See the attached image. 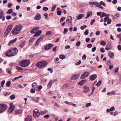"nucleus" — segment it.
I'll return each mask as SVG.
<instances>
[{"label":"nucleus","mask_w":121,"mask_h":121,"mask_svg":"<svg viewBox=\"0 0 121 121\" xmlns=\"http://www.w3.org/2000/svg\"><path fill=\"white\" fill-rule=\"evenodd\" d=\"M23 28V26L21 24H18L13 29L12 32L14 35H16L19 33Z\"/></svg>","instance_id":"nucleus-1"},{"label":"nucleus","mask_w":121,"mask_h":121,"mask_svg":"<svg viewBox=\"0 0 121 121\" xmlns=\"http://www.w3.org/2000/svg\"><path fill=\"white\" fill-rule=\"evenodd\" d=\"M18 52V50L16 48L12 49L8 52L6 53V55L9 56H13L16 55Z\"/></svg>","instance_id":"nucleus-2"},{"label":"nucleus","mask_w":121,"mask_h":121,"mask_svg":"<svg viewBox=\"0 0 121 121\" xmlns=\"http://www.w3.org/2000/svg\"><path fill=\"white\" fill-rule=\"evenodd\" d=\"M47 62L44 61H42L37 63L36 64V66L39 68H41L46 66L48 65Z\"/></svg>","instance_id":"nucleus-3"},{"label":"nucleus","mask_w":121,"mask_h":121,"mask_svg":"<svg viewBox=\"0 0 121 121\" xmlns=\"http://www.w3.org/2000/svg\"><path fill=\"white\" fill-rule=\"evenodd\" d=\"M30 61L29 60H25L19 63L20 65L22 67L28 66L30 64Z\"/></svg>","instance_id":"nucleus-4"},{"label":"nucleus","mask_w":121,"mask_h":121,"mask_svg":"<svg viewBox=\"0 0 121 121\" xmlns=\"http://www.w3.org/2000/svg\"><path fill=\"white\" fill-rule=\"evenodd\" d=\"M7 108V106L5 104H0V114L4 112Z\"/></svg>","instance_id":"nucleus-5"},{"label":"nucleus","mask_w":121,"mask_h":121,"mask_svg":"<svg viewBox=\"0 0 121 121\" xmlns=\"http://www.w3.org/2000/svg\"><path fill=\"white\" fill-rule=\"evenodd\" d=\"M90 74V73L88 72H84L82 74L80 78L81 79H83L89 76Z\"/></svg>","instance_id":"nucleus-6"},{"label":"nucleus","mask_w":121,"mask_h":121,"mask_svg":"<svg viewBox=\"0 0 121 121\" xmlns=\"http://www.w3.org/2000/svg\"><path fill=\"white\" fill-rule=\"evenodd\" d=\"M33 112V115L35 117H37L39 116V114L38 109H35L34 110Z\"/></svg>","instance_id":"nucleus-7"},{"label":"nucleus","mask_w":121,"mask_h":121,"mask_svg":"<svg viewBox=\"0 0 121 121\" xmlns=\"http://www.w3.org/2000/svg\"><path fill=\"white\" fill-rule=\"evenodd\" d=\"M10 107L8 111L9 112H11L14 110L15 108V106L12 103H10Z\"/></svg>","instance_id":"nucleus-8"},{"label":"nucleus","mask_w":121,"mask_h":121,"mask_svg":"<svg viewBox=\"0 0 121 121\" xmlns=\"http://www.w3.org/2000/svg\"><path fill=\"white\" fill-rule=\"evenodd\" d=\"M0 18L2 19L3 21H4L5 18L4 16V12L2 11V9L0 10Z\"/></svg>","instance_id":"nucleus-9"},{"label":"nucleus","mask_w":121,"mask_h":121,"mask_svg":"<svg viewBox=\"0 0 121 121\" xmlns=\"http://www.w3.org/2000/svg\"><path fill=\"white\" fill-rule=\"evenodd\" d=\"M53 46V44L49 43L44 48V50L46 51H48L52 48Z\"/></svg>","instance_id":"nucleus-10"},{"label":"nucleus","mask_w":121,"mask_h":121,"mask_svg":"<svg viewBox=\"0 0 121 121\" xmlns=\"http://www.w3.org/2000/svg\"><path fill=\"white\" fill-rule=\"evenodd\" d=\"M79 76L78 74L73 75L71 77V79L73 80H76L79 77Z\"/></svg>","instance_id":"nucleus-11"},{"label":"nucleus","mask_w":121,"mask_h":121,"mask_svg":"<svg viewBox=\"0 0 121 121\" xmlns=\"http://www.w3.org/2000/svg\"><path fill=\"white\" fill-rule=\"evenodd\" d=\"M32 117L30 115H28L25 120V121H32Z\"/></svg>","instance_id":"nucleus-12"},{"label":"nucleus","mask_w":121,"mask_h":121,"mask_svg":"<svg viewBox=\"0 0 121 121\" xmlns=\"http://www.w3.org/2000/svg\"><path fill=\"white\" fill-rule=\"evenodd\" d=\"M39 26L35 27H34L33 30H31L30 31V33L32 34H34L35 33V32L34 31H36V30L39 29Z\"/></svg>","instance_id":"nucleus-13"},{"label":"nucleus","mask_w":121,"mask_h":121,"mask_svg":"<svg viewBox=\"0 0 121 121\" xmlns=\"http://www.w3.org/2000/svg\"><path fill=\"white\" fill-rule=\"evenodd\" d=\"M97 76L96 74H93L90 77V79L91 80H93L97 78Z\"/></svg>","instance_id":"nucleus-14"},{"label":"nucleus","mask_w":121,"mask_h":121,"mask_svg":"<svg viewBox=\"0 0 121 121\" xmlns=\"http://www.w3.org/2000/svg\"><path fill=\"white\" fill-rule=\"evenodd\" d=\"M111 49V47L110 43H108L106 46L105 49L106 50L108 51Z\"/></svg>","instance_id":"nucleus-15"},{"label":"nucleus","mask_w":121,"mask_h":121,"mask_svg":"<svg viewBox=\"0 0 121 121\" xmlns=\"http://www.w3.org/2000/svg\"><path fill=\"white\" fill-rule=\"evenodd\" d=\"M86 81V79L82 80L78 82V84L82 86L84 84Z\"/></svg>","instance_id":"nucleus-16"},{"label":"nucleus","mask_w":121,"mask_h":121,"mask_svg":"<svg viewBox=\"0 0 121 121\" xmlns=\"http://www.w3.org/2000/svg\"><path fill=\"white\" fill-rule=\"evenodd\" d=\"M41 18V15L39 14H38L35 16L34 19L35 20H39Z\"/></svg>","instance_id":"nucleus-17"},{"label":"nucleus","mask_w":121,"mask_h":121,"mask_svg":"<svg viewBox=\"0 0 121 121\" xmlns=\"http://www.w3.org/2000/svg\"><path fill=\"white\" fill-rule=\"evenodd\" d=\"M98 4V2H90L89 3V4L90 5H92V7H93V5H94L96 6Z\"/></svg>","instance_id":"nucleus-18"},{"label":"nucleus","mask_w":121,"mask_h":121,"mask_svg":"<svg viewBox=\"0 0 121 121\" xmlns=\"http://www.w3.org/2000/svg\"><path fill=\"white\" fill-rule=\"evenodd\" d=\"M12 27L13 26L12 25H9L7 26L6 29L10 32L12 29Z\"/></svg>","instance_id":"nucleus-19"},{"label":"nucleus","mask_w":121,"mask_h":121,"mask_svg":"<svg viewBox=\"0 0 121 121\" xmlns=\"http://www.w3.org/2000/svg\"><path fill=\"white\" fill-rule=\"evenodd\" d=\"M32 86L33 88L36 89H37L38 85L36 82H34L32 84Z\"/></svg>","instance_id":"nucleus-20"},{"label":"nucleus","mask_w":121,"mask_h":121,"mask_svg":"<svg viewBox=\"0 0 121 121\" xmlns=\"http://www.w3.org/2000/svg\"><path fill=\"white\" fill-rule=\"evenodd\" d=\"M22 112V110L21 109H17L15 111V114H21Z\"/></svg>","instance_id":"nucleus-21"},{"label":"nucleus","mask_w":121,"mask_h":121,"mask_svg":"<svg viewBox=\"0 0 121 121\" xmlns=\"http://www.w3.org/2000/svg\"><path fill=\"white\" fill-rule=\"evenodd\" d=\"M52 80H51L48 84L47 86L48 88V89H50L51 86L52 85Z\"/></svg>","instance_id":"nucleus-22"},{"label":"nucleus","mask_w":121,"mask_h":121,"mask_svg":"<svg viewBox=\"0 0 121 121\" xmlns=\"http://www.w3.org/2000/svg\"><path fill=\"white\" fill-rule=\"evenodd\" d=\"M42 31L41 30H39L34 35V37H36L40 35L42 33Z\"/></svg>","instance_id":"nucleus-23"},{"label":"nucleus","mask_w":121,"mask_h":121,"mask_svg":"<svg viewBox=\"0 0 121 121\" xmlns=\"http://www.w3.org/2000/svg\"><path fill=\"white\" fill-rule=\"evenodd\" d=\"M17 39L15 38L14 39L10 41L8 44L9 45H10L11 44L14 43L17 40Z\"/></svg>","instance_id":"nucleus-24"},{"label":"nucleus","mask_w":121,"mask_h":121,"mask_svg":"<svg viewBox=\"0 0 121 121\" xmlns=\"http://www.w3.org/2000/svg\"><path fill=\"white\" fill-rule=\"evenodd\" d=\"M92 15V12H88L87 13V16L86 17V18H87L91 16Z\"/></svg>","instance_id":"nucleus-25"},{"label":"nucleus","mask_w":121,"mask_h":121,"mask_svg":"<svg viewBox=\"0 0 121 121\" xmlns=\"http://www.w3.org/2000/svg\"><path fill=\"white\" fill-rule=\"evenodd\" d=\"M10 32L9 31L6 29L4 34V37L6 36Z\"/></svg>","instance_id":"nucleus-26"},{"label":"nucleus","mask_w":121,"mask_h":121,"mask_svg":"<svg viewBox=\"0 0 121 121\" xmlns=\"http://www.w3.org/2000/svg\"><path fill=\"white\" fill-rule=\"evenodd\" d=\"M66 20L67 21H68L69 22H71L72 21V17L71 16H69L67 18Z\"/></svg>","instance_id":"nucleus-27"},{"label":"nucleus","mask_w":121,"mask_h":121,"mask_svg":"<svg viewBox=\"0 0 121 121\" xmlns=\"http://www.w3.org/2000/svg\"><path fill=\"white\" fill-rule=\"evenodd\" d=\"M108 55L109 57L111 58H112V57L114 56V53L111 52H109Z\"/></svg>","instance_id":"nucleus-28"},{"label":"nucleus","mask_w":121,"mask_h":121,"mask_svg":"<svg viewBox=\"0 0 121 121\" xmlns=\"http://www.w3.org/2000/svg\"><path fill=\"white\" fill-rule=\"evenodd\" d=\"M84 16V15L83 14H80L78 15L77 17L78 20H80L81 19L83 16Z\"/></svg>","instance_id":"nucleus-29"},{"label":"nucleus","mask_w":121,"mask_h":121,"mask_svg":"<svg viewBox=\"0 0 121 121\" xmlns=\"http://www.w3.org/2000/svg\"><path fill=\"white\" fill-rule=\"evenodd\" d=\"M48 111L47 110H45L44 111H40L39 112V114L41 115L45 114L46 113H47Z\"/></svg>","instance_id":"nucleus-30"},{"label":"nucleus","mask_w":121,"mask_h":121,"mask_svg":"<svg viewBox=\"0 0 121 121\" xmlns=\"http://www.w3.org/2000/svg\"><path fill=\"white\" fill-rule=\"evenodd\" d=\"M13 11V10L12 9H11L7 11L6 13L7 14H10Z\"/></svg>","instance_id":"nucleus-31"},{"label":"nucleus","mask_w":121,"mask_h":121,"mask_svg":"<svg viewBox=\"0 0 121 121\" xmlns=\"http://www.w3.org/2000/svg\"><path fill=\"white\" fill-rule=\"evenodd\" d=\"M59 57L60 59L63 60L65 58V56L64 55H60Z\"/></svg>","instance_id":"nucleus-32"},{"label":"nucleus","mask_w":121,"mask_h":121,"mask_svg":"<svg viewBox=\"0 0 121 121\" xmlns=\"http://www.w3.org/2000/svg\"><path fill=\"white\" fill-rule=\"evenodd\" d=\"M25 44V42H22L19 45V47L21 48H22Z\"/></svg>","instance_id":"nucleus-33"},{"label":"nucleus","mask_w":121,"mask_h":121,"mask_svg":"<svg viewBox=\"0 0 121 121\" xmlns=\"http://www.w3.org/2000/svg\"><path fill=\"white\" fill-rule=\"evenodd\" d=\"M101 80L99 81L96 84V86H97L98 87L101 84Z\"/></svg>","instance_id":"nucleus-34"},{"label":"nucleus","mask_w":121,"mask_h":121,"mask_svg":"<svg viewBox=\"0 0 121 121\" xmlns=\"http://www.w3.org/2000/svg\"><path fill=\"white\" fill-rule=\"evenodd\" d=\"M39 97H36L35 99H34V100L37 103L39 102Z\"/></svg>","instance_id":"nucleus-35"},{"label":"nucleus","mask_w":121,"mask_h":121,"mask_svg":"<svg viewBox=\"0 0 121 121\" xmlns=\"http://www.w3.org/2000/svg\"><path fill=\"white\" fill-rule=\"evenodd\" d=\"M96 7H97L102 9H103L104 8L101 5V4L98 3V4H97Z\"/></svg>","instance_id":"nucleus-36"},{"label":"nucleus","mask_w":121,"mask_h":121,"mask_svg":"<svg viewBox=\"0 0 121 121\" xmlns=\"http://www.w3.org/2000/svg\"><path fill=\"white\" fill-rule=\"evenodd\" d=\"M11 84V82L10 81H8L6 82V85L7 87H9Z\"/></svg>","instance_id":"nucleus-37"},{"label":"nucleus","mask_w":121,"mask_h":121,"mask_svg":"<svg viewBox=\"0 0 121 121\" xmlns=\"http://www.w3.org/2000/svg\"><path fill=\"white\" fill-rule=\"evenodd\" d=\"M100 43L101 45L103 46H104L106 44V42L104 41H101Z\"/></svg>","instance_id":"nucleus-38"},{"label":"nucleus","mask_w":121,"mask_h":121,"mask_svg":"<svg viewBox=\"0 0 121 121\" xmlns=\"http://www.w3.org/2000/svg\"><path fill=\"white\" fill-rule=\"evenodd\" d=\"M10 98L11 99L13 100L15 98V96L14 95H12L10 96Z\"/></svg>","instance_id":"nucleus-39"},{"label":"nucleus","mask_w":121,"mask_h":121,"mask_svg":"<svg viewBox=\"0 0 121 121\" xmlns=\"http://www.w3.org/2000/svg\"><path fill=\"white\" fill-rule=\"evenodd\" d=\"M5 80H3L1 82V86L2 87L4 86V85L5 83Z\"/></svg>","instance_id":"nucleus-40"},{"label":"nucleus","mask_w":121,"mask_h":121,"mask_svg":"<svg viewBox=\"0 0 121 121\" xmlns=\"http://www.w3.org/2000/svg\"><path fill=\"white\" fill-rule=\"evenodd\" d=\"M66 18V17H62L60 19V22L61 23L63 21L65 20V19Z\"/></svg>","instance_id":"nucleus-41"},{"label":"nucleus","mask_w":121,"mask_h":121,"mask_svg":"<svg viewBox=\"0 0 121 121\" xmlns=\"http://www.w3.org/2000/svg\"><path fill=\"white\" fill-rule=\"evenodd\" d=\"M69 86V84L67 83H65L63 85V88H64L67 87Z\"/></svg>","instance_id":"nucleus-42"},{"label":"nucleus","mask_w":121,"mask_h":121,"mask_svg":"<svg viewBox=\"0 0 121 121\" xmlns=\"http://www.w3.org/2000/svg\"><path fill=\"white\" fill-rule=\"evenodd\" d=\"M81 43V41H79L77 42L76 45L78 47L80 45Z\"/></svg>","instance_id":"nucleus-43"},{"label":"nucleus","mask_w":121,"mask_h":121,"mask_svg":"<svg viewBox=\"0 0 121 121\" xmlns=\"http://www.w3.org/2000/svg\"><path fill=\"white\" fill-rule=\"evenodd\" d=\"M56 6V5H55L53 6L52 7V10L51 11H54L55 10Z\"/></svg>","instance_id":"nucleus-44"},{"label":"nucleus","mask_w":121,"mask_h":121,"mask_svg":"<svg viewBox=\"0 0 121 121\" xmlns=\"http://www.w3.org/2000/svg\"><path fill=\"white\" fill-rule=\"evenodd\" d=\"M86 25H84L83 26H82L81 27V29L83 30L86 27Z\"/></svg>","instance_id":"nucleus-45"},{"label":"nucleus","mask_w":121,"mask_h":121,"mask_svg":"<svg viewBox=\"0 0 121 121\" xmlns=\"http://www.w3.org/2000/svg\"><path fill=\"white\" fill-rule=\"evenodd\" d=\"M43 87L41 85H39V86H38L37 88L38 90H41L42 88Z\"/></svg>","instance_id":"nucleus-46"},{"label":"nucleus","mask_w":121,"mask_h":121,"mask_svg":"<svg viewBox=\"0 0 121 121\" xmlns=\"http://www.w3.org/2000/svg\"><path fill=\"white\" fill-rule=\"evenodd\" d=\"M109 17H106L104 19V22H106L109 19Z\"/></svg>","instance_id":"nucleus-47"},{"label":"nucleus","mask_w":121,"mask_h":121,"mask_svg":"<svg viewBox=\"0 0 121 121\" xmlns=\"http://www.w3.org/2000/svg\"><path fill=\"white\" fill-rule=\"evenodd\" d=\"M41 41V39H38L36 41V45L39 44Z\"/></svg>","instance_id":"nucleus-48"},{"label":"nucleus","mask_w":121,"mask_h":121,"mask_svg":"<svg viewBox=\"0 0 121 121\" xmlns=\"http://www.w3.org/2000/svg\"><path fill=\"white\" fill-rule=\"evenodd\" d=\"M83 88H84V91H88L89 90V88L88 87H84Z\"/></svg>","instance_id":"nucleus-49"},{"label":"nucleus","mask_w":121,"mask_h":121,"mask_svg":"<svg viewBox=\"0 0 121 121\" xmlns=\"http://www.w3.org/2000/svg\"><path fill=\"white\" fill-rule=\"evenodd\" d=\"M34 38H33L31 39L29 41V43H31V44H32L34 40Z\"/></svg>","instance_id":"nucleus-50"},{"label":"nucleus","mask_w":121,"mask_h":121,"mask_svg":"<svg viewBox=\"0 0 121 121\" xmlns=\"http://www.w3.org/2000/svg\"><path fill=\"white\" fill-rule=\"evenodd\" d=\"M52 34V31H47L46 33V35H50Z\"/></svg>","instance_id":"nucleus-51"},{"label":"nucleus","mask_w":121,"mask_h":121,"mask_svg":"<svg viewBox=\"0 0 121 121\" xmlns=\"http://www.w3.org/2000/svg\"><path fill=\"white\" fill-rule=\"evenodd\" d=\"M43 10L45 11H47L48 9V7H43Z\"/></svg>","instance_id":"nucleus-52"},{"label":"nucleus","mask_w":121,"mask_h":121,"mask_svg":"<svg viewBox=\"0 0 121 121\" xmlns=\"http://www.w3.org/2000/svg\"><path fill=\"white\" fill-rule=\"evenodd\" d=\"M68 30L67 28H65L64 29L63 33L64 34H66Z\"/></svg>","instance_id":"nucleus-53"},{"label":"nucleus","mask_w":121,"mask_h":121,"mask_svg":"<svg viewBox=\"0 0 121 121\" xmlns=\"http://www.w3.org/2000/svg\"><path fill=\"white\" fill-rule=\"evenodd\" d=\"M100 4L101 5H103L104 6H105L106 5L104 3L103 1H101L100 2Z\"/></svg>","instance_id":"nucleus-54"},{"label":"nucleus","mask_w":121,"mask_h":121,"mask_svg":"<svg viewBox=\"0 0 121 121\" xmlns=\"http://www.w3.org/2000/svg\"><path fill=\"white\" fill-rule=\"evenodd\" d=\"M44 35H42L40 36V37L39 39H41V40H42L43 39L44 37Z\"/></svg>","instance_id":"nucleus-55"},{"label":"nucleus","mask_w":121,"mask_h":121,"mask_svg":"<svg viewBox=\"0 0 121 121\" xmlns=\"http://www.w3.org/2000/svg\"><path fill=\"white\" fill-rule=\"evenodd\" d=\"M108 21L107 22V23L108 24H110L111 23V19H109L108 20Z\"/></svg>","instance_id":"nucleus-56"},{"label":"nucleus","mask_w":121,"mask_h":121,"mask_svg":"<svg viewBox=\"0 0 121 121\" xmlns=\"http://www.w3.org/2000/svg\"><path fill=\"white\" fill-rule=\"evenodd\" d=\"M95 19H94L91 20L90 23L91 25H92L93 24L94 22H95Z\"/></svg>","instance_id":"nucleus-57"},{"label":"nucleus","mask_w":121,"mask_h":121,"mask_svg":"<svg viewBox=\"0 0 121 121\" xmlns=\"http://www.w3.org/2000/svg\"><path fill=\"white\" fill-rule=\"evenodd\" d=\"M100 51L102 53H104L105 52L104 49L103 48H101L100 49Z\"/></svg>","instance_id":"nucleus-58"},{"label":"nucleus","mask_w":121,"mask_h":121,"mask_svg":"<svg viewBox=\"0 0 121 121\" xmlns=\"http://www.w3.org/2000/svg\"><path fill=\"white\" fill-rule=\"evenodd\" d=\"M81 61L80 60L78 62L76 63L75 65H76L77 66L79 65L81 63Z\"/></svg>","instance_id":"nucleus-59"},{"label":"nucleus","mask_w":121,"mask_h":121,"mask_svg":"<svg viewBox=\"0 0 121 121\" xmlns=\"http://www.w3.org/2000/svg\"><path fill=\"white\" fill-rule=\"evenodd\" d=\"M57 47V46H56L54 47L53 48V51L54 52H55L56 50V48Z\"/></svg>","instance_id":"nucleus-60"},{"label":"nucleus","mask_w":121,"mask_h":121,"mask_svg":"<svg viewBox=\"0 0 121 121\" xmlns=\"http://www.w3.org/2000/svg\"><path fill=\"white\" fill-rule=\"evenodd\" d=\"M89 33L88 30H87L84 32V34L86 35H87Z\"/></svg>","instance_id":"nucleus-61"},{"label":"nucleus","mask_w":121,"mask_h":121,"mask_svg":"<svg viewBox=\"0 0 121 121\" xmlns=\"http://www.w3.org/2000/svg\"><path fill=\"white\" fill-rule=\"evenodd\" d=\"M86 56L85 54H84L83 55V56L82 57V59L83 60H85L86 58Z\"/></svg>","instance_id":"nucleus-62"},{"label":"nucleus","mask_w":121,"mask_h":121,"mask_svg":"<svg viewBox=\"0 0 121 121\" xmlns=\"http://www.w3.org/2000/svg\"><path fill=\"white\" fill-rule=\"evenodd\" d=\"M64 103L67 104L69 105H71L72 102H69L68 101H65L64 102Z\"/></svg>","instance_id":"nucleus-63"},{"label":"nucleus","mask_w":121,"mask_h":121,"mask_svg":"<svg viewBox=\"0 0 121 121\" xmlns=\"http://www.w3.org/2000/svg\"><path fill=\"white\" fill-rule=\"evenodd\" d=\"M50 117L49 115V114H47L46 115H45L44 116V118H46L47 119H48Z\"/></svg>","instance_id":"nucleus-64"}]
</instances>
